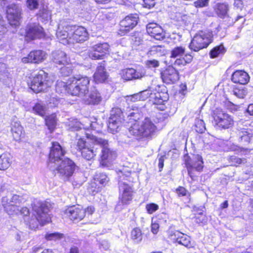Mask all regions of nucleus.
<instances>
[{"instance_id": "obj_58", "label": "nucleus", "mask_w": 253, "mask_h": 253, "mask_svg": "<svg viewBox=\"0 0 253 253\" xmlns=\"http://www.w3.org/2000/svg\"><path fill=\"white\" fill-rule=\"evenodd\" d=\"M185 64V60H184V59L181 58L176 59L174 62V65L180 66L181 65H184Z\"/></svg>"}, {"instance_id": "obj_20", "label": "nucleus", "mask_w": 253, "mask_h": 253, "mask_svg": "<svg viewBox=\"0 0 253 253\" xmlns=\"http://www.w3.org/2000/svg\"><path fill=\"white\" fill-rule=\"evenodd\" d=\"M147 33L157 40H162L165 38V34L162 27L156 23H150L146 26Z\"/></svg>"}, {"instance_id": "obj_19", "label": "nucleus", "mask_w": 253, "mask_h": 253, "mask_svg": "<svg viewBox=\"0 0 253 253\" xmlns=\"http://www.w3.org/2000/svg\"><path fill=\"white\" fill-rule=\"evenodd\" d=\"M120 75L122 79H140L145 77V71L144 69L138 71L132 68H128L122 70Z\"/></svg>"}, {"instance_id": "obj_32", "label": "nucleus", "mask_w": 253, "mask_h": 253, "mask_svg": "<svg viewBox=\"0 0 253 253\" xmlns=\"http://www.w3.org/2000/svg\"><path fill=\"white\" fill-rule=\"evenodd\" d=\"M28 84L30 88L36 93L40 92L43 90V84L42 80H30Z\"/></svg>"}, {"instance_id": "obj_35", "label": "nucleus", "mask_w": 253, "mask_h": 253, "mask_svg": "<svg viewBox=\"0 0 253 253\" xmlns=\"http://www.w3.org/2000/svg\"><path fill=\"white\" fill-rule=\"evenodd\" d=\"M185 51V49L184 47L176 46L171 50L170 57L173 58L180 57L184 55Z\"/></svg>"}, {"instance_id": "obj_17", "label": "nucleus", "mask_w": 253, "mask_h": 253, "mask_svg": "<svg viewBox=\"0 0 253 253\" xmlns=\"http://www.w3.org/2000/svg\"><path fill=\"white\" fill-rule=\"evenodd\" d=\"M109 45L106 42L98 43L91 47V50L88 52L89 57L92 59H102L109 51Z\"/></svg>"}, {"instance_id": "obj_22", "label": "nucleus", "mask_w": 253, "mask_h": 253, "mask_svg": "<svg viewBox=\"0 0 253 253\" xmlns=\"http://www.w3.org/2000/svg\"><path fill=\"white\" fill-rule=\"evenodd\" d=\"M96 141L98 143V145L102 148L100 154V163L102 165L106 166V161L111 154V151L107 147L108 145V141L106 139L99 138L98 139H96Z\"/></svg>"}, {"instance_id": "obj_26", "label": "nucleus", "mask_w": 253, "mask_h": 253, "mask_svg": "<svg viewBox=\"0 0 253 253\" xmlns=\"http://www.w3.org/2000/svg\"><path fill=\"white\" fill-rule=\"evenodd\" d=\"M101 101V97L97 90L92 91L88 97L85 100V102L87 105L98 104Z\"/></svg>"}, {"instance_id": "obj_5", "label": "nucleus", "mask_w": 253, "mask_h": 253, "mask_svg": "<svg viewBox=\"0 0 253 253\" xmlns=\"http://www.w3.org/2000/svg\"><path fill=\"white\" fill-rule=\"evenodd\" d=\"M95 211L93 206H88L85 208L76 205L69 206L64 211V216L65 218L74 223H78L83 220L86 216L92 215Z\"/></svg>"}, {"instance_id": "obj_30", "label": "nucleus", "mask_w": 253, "mask_h": 253, "mask_svg": "<svg viewBox=\"0 0 253 253\" xmlns=\"http://www.w3.org/2000/svg\"><path fill=\"white\" fill-rule=\"evenodd\" d=\"M177 243L182 245L187 248H191L193 247V245L191 241L190 237L181 232Z\"/></svg>"}, {"instance_id": "obj_39", "label": "nucleus", "mask_w": 253, "mask_h": 253, "mask_svg": "<svg viewBox=\"0 0 253 253\" xmlns=\"http://www.w3.org/2000/svg\"><path fill=\"white\" fill-rule=\"evenodd\" d=\"M64 237V234L59 232H54L52 233H46L45 235V239L47 241H56L62 239Z\"/></svg>"}, {"instance_id": "obj_24", "label": "nucleus", "mask_w": 253, "mask_h": 253, "mask_svg": "<svg viewBox=\"0 0 253 253\" xmlns=\"http://www.w3.org/2000/svg\"><path fill=\"white\" fill-rule=\"evenodd\" d=\"M229 6L228 3H218L214 7V11L217 15L220 18L228 17Z\"/></svg>"}, {"instance_id": "obj_3", "label": "nucleus", "mask_w": 253, "mask_h": 253, "mask_svg": "<svg viewBox=\"0 0 253 253\" xmlns=\"http://www.w3.org/2000/svg\"><path fill=\"white\" fill-rule=\"evenodd\" d=\"M89 80H57L55 91L58 93L67 92L72 96L84 97L88 92Z\"/></svg>"}, {"instance_id": "obj_42", "label": "nucleus", "mask_w": 253, "mask_h": 253, "mask_svg": "<svg viewBox=\"0 0 253 253\" xmlns=\"http://www.w3.org/2000/svg\"><path fill=\"white\" fill-rule=\"evenodd\" d=\"M248 74L243 70H237L232 75L231 79H249Z\"/></svg>"}, {"instance_id": "obj_45", "label": "nucleus", "mask_w": 253, "mask_h": 253, "mask_svg": "<svg viewBox=\"0 0 253 253\" xmlns=\"http://www.w3.org/2000/svg\"><path fill=\"white\" fill-rule=\"evenodd\" d=\"M195 131L198 133H203L204 132L206 127L204 121L202 120H197L195 124Z\"/></svg>"}, {"instance_id": "obj_37", "label": "nucleus", "mask_w": 253, "mask_h": 253, "mask_svg": "<svg viewBox=\"0 0 253 253\" xmlns=\"http://www.w3.org/2000/svg\"><path fill=\"white\" fill-rule=\"evenodd\" d=\"M228 161L233 167H237L246 162V159L239 158L235 155L231 156L228 158Z\"/></svg>"}, {"instance_id": "obj_61", "label": "nucleus", "mask_w": 253, "mask_h": 253, "mask_svg": "<svg viewBox=\"0 0 253 253\" xmlns=\"http://www.w3.org/2000/svg\"><path fill=\"white\" fill-rule=\"evenodd\" d=\"M183 59L185 60V63L186 64L190 63L192 60L193 57L190 54H186L185 55V57Z\"/></svg>"}, {"instance_id": "obj_46", "label": "nucleus", "mask_w": 253, "mask_h": 253, "mask_svg": "<svg viewBox=\"0 0 253 253\" xmlns=\"http://www.w3.org/2000/svg\"><path fill=\"white\" fill-rule=\"evenodd\" d=\"M162 217H159L156 221H152L151 224V230L153 234L156 235L159 231L160 220L163 219Z\"/></svg>"}, {"instance_id": "obj_27", "label": "nucleus", "mask_w": 253, "mask_h": 253, "mask_svg": "<svg viewBox=\"0 0 253 253\" xmlns=\"http://www.w3.org/2000/svg\"><path fill=\"white\" fill-rule=\"evenodd\" d=\"M45 125L47 126L50 132H52L56 127L57 120L54 114L49 115L44 117Z\"/></svg>"}, {"instance_id": "obj_62", "label": "nucleus", "mask_w": 253, "mask_h": 253, "mask_svg": "<svg viewBox=\"0 0 253 253\" xmlns=\"http://www.w3.org/2000/svg\"><path fill=\"white\" fill-rule=\"evenodd\" d=\"M228 202L227 200L224 201L222 203H221L220 205V208L221 210L226 209L228 207Z\"/></svg>"}, {"instance_id": "obj_44", "label": "nucleus", "mask_w": 253, "mask_h": 253, "mask_svg": "<svg viewBox=\"0 0 253 253\" xmlns=\"http://www.w3.org/2000/svg\"><path fill=\"white\" fill-rule=\"evenodd\" d=\"M225 52V49L222 45L217 46L213 48L210 52L211 57L212 58H215L220 54Z\"/></svg>"}, {"instance_id": "obj_33", "label": "nucleus", "mask_w": 253, "mask_h": 253, "mask_svg": "<svg viewBox=\"0 0 253 253\" xmlns=\"http://www.w3.org/2000/svg\"><path fill=\"white\" fill-rule=\"evenodd\" d=\"M174 192L176 194L178 198L187 197L189 201L191 199V193L183 186H179L174 190Z\"/></svg>"}, {"instance_id": "obj_50", "label": "nucleus", "mask_w": 253, "mask_h": 253, "mask_svg": "<svg viewBox=\"0 0 253 253\" xmlns=\"http://www.w3.org/2000/svg\"><path fill=\"white\" fill-rule=\"evenodd\" d=\"M210 0H197L194 2V5L196 8H202L209 5Z\"/></svg>"}, {"instance_id": "obj_55", "label": "nucleus", "mask_w": 253, "mask_h": 253, "mask_svg": "<svg viewBox=\"0 0 253 253\" xmlns=\"http://www.w3.org/2000/svg\"><path fill=\"white\" fill-rule=\"evenodd\" d=\"M47 73L43 70H40L38 73L35 74V79H43L47 78Z\"/></svg>"}, {"instance_id": "obj_12", "label": "nucleus", "mask_w": 253, "mask_h": 253, "mask_svg": "<svg viewBox=\"0 0 253 253\" xmlns=\"http://www.w3.org/2000/svg\"><path fill=\"white\" fill-rule=\"evenodd\" d=\"M150 97V101L156 105L158 109L161 111L166 110L169 99V95L167 92L156 91L151 93Z\"/></svg>"}, {"instance_id": "obj_49", "label": "nucleus", "mask_w": 253, "mask_h": 253, "mask_svg": "<svg viewBox=\"0 0 253 253\" xmlns=\"http://www.w3.org/2000/svg\"><path fill=\"white\" fill-rule=\"evenodd\" d=\"M67 66V65L63 66L60 68V73L63 77H68L72 73V69L70 67Z\"/></svg>"}, {"instance_id": "obj_29", "label": "nucleus", "mask_w": 253, "mask_h": 253, "mask_svg": "<svg viewBox=\"0 0 253 253\" xmlns=\"http://www.w3.org/2000/svg\"><path fill=\"white\" fill-rule=\"evenodd\" d=\"M102 187H103L98 183L94 180V179L93 178L89 183V185L87 187V190L90 195L94 196L100 192L101 191Z\"/></svg>"}, {"instance_id": "obj_8", "label": "nucleus", "mask_w": 253, "mask_h": 253, "mask_svg": "<svg viewBox=\"0 0 253 253\" xmlns=\"http://www.w3.org/2000/svg\"><path fill=\"white\" fill-rule=\"evenodd\" d=\"M184 163L188 174L192 180H195L198 177L195 172H201L203 170L204 161L202 157L200 155H195L193 158L188 155H185Z\"/></svg>"}, {"instance_id": "obj_56", "label": "nucleus", "mask_w": 253, "mask_h": 253, "mask_svg": "<svg viewBox=\"0 0 253 253\" xmlns=\"http://www.w3.org/2000/svg\"><path fill=\"white\" fill-rule=\"evenodd\" d=\"M144 2V7L150 8L154 6L155 4V2H154L155 0H143Z\"/></svg>"}, {"instance_id": "obj_23", "label": "nucleus", "mask_w": 253, "mask_h": 253, "mask_svg": "<svg viewBox=\"0 0 253 253\" xmlns=\"http://www.w3.org/2000/svg\"><path fill=\"white\" fill-rule=\"evenodd\" d=\"M52 55V60L55 64L63 66L70 65V60L64 52L58 50L53 52Z\"/></svg>"}, {"instance_id": "obj_52", "label": "nucleus", "mask_w": 253, "mask_h": 253, "mask_svg": "<svg viewBox=\"0 0 253 253\" xmlns=\"http://www.w3.org/2000/svg\"><path fill=\"white\" fill-rule=\"evenodd\" d=\"M27 7L31 10L37 9L39 5L38 0H27Z\"/></svg>"}, {"instance_id": "obj_60", "label": "nucleus", "mask_w": 253, "mask_h": 253, "mask_svg": "<svg viewBox=\"0 0 253 253\" xmlns=\"http://www.w3.org/2000/svg\"><path fill=\"white\" fill-rule=\"evenodd\" d=\"M234 6L238 7L241 8L243 4L244 0H234Z\"/></svg>"}, {"instance_id": "obj_15", "label": "nucleus", "mask_w": 253, "mask_h": 253, "mask_svg": "<svg viewBox=\"0 0 253 253\" xmlns=\"http://www.w3.org/2000/svg\"><path fill=\"white\" fill-rule=\"evenodd\" d=\"M122 191L120 192L118 203L122 205H128L133 199L134 191L132 187L126 183L123 182L121 185Z\"/></svg>"}, {"instance_id": "obj_64", "label": "nucleus", "mask_w": 253, "mask_h": 253, "mask_svg": "<svg viewBox=\"0 0 253 253\" xmlns=\"http://www.w3.org/2000/svg\"><path fill=\"white\" fill-rule=\"evenodd\" d=\"M247 112L250 115L253 116V104H251L248 106Z\"/></svg>"}, {"instance_id": "obj_38", "label": "nucleus", "mask_w": 253, "mask_h": 253, "mask_svg": "<svg viewBox=\"0 0 253 253\" xmlns=\"http://www.w3.org/2000/svg\"><path fill=\"white\" fill-rule=\"evenodd\" d=\"M238 136L240 142L249 143L250 141L251 134L245 128H242L239 131Z\"/></svg>"}, {"instance_id": "obj_36", "label": "nucleus", "mask_w": 253, "mask_h": 253, "mask_svg": "<svg viewBox=\"0 0 253 253\" xmlns=\"http://www.w3.org/2000/svg\"><path fill=\"white\" fill-rule=\"evenodd\" d=\"M194 218L195 222L197 224L201 225L206 224L208 220L206 214L203 212L195 213Z\"/></svg>"}, {"instance_id": "obj_2", "label": "nucleus", "mask_w": 253, "mask_h": 253, "mask_svg": "<svg viewBox=\"0 0 253 253\" xmlns=\"http://www.w3.org/2000/svg\"><path fill=\"white\" fill-rule=\"evenodd\" d=\"M56 36L63 44L82 42L88 38L87 31L83 27L76 28L69 25L63 26L61 24L58 26Z\"/></svg>"}, {"instance_id": "obj_63", "label": "nucleus", "mask_w": 253, "mask_h": 253, "mask_svg": "<svg viewBox=\"0 0 253 253\" xmlns=\"http://www.w3.org/2000/svg\"><path fill=\"white\" fill-rule=\"evenodd\" d=\"M69 253H79V250L78 247L73 246L70 249Z\"/></svg>"}, {"instance_id": "obj_57", "label": "nucleus", "mask_w": 253, "mask_h": 253, "mask_svg": "<svg viewBox=\"0 0 253 253\" xmlns=\"http://www.w3.org/2000/svg\"><path fill=\"white\" fill-rule=\"evenodd\" d=\"M187 88L185 84H181L179 85V93L185 96L187 93Z\"/></svg>"}, {"instance_id": "obj_41", "label": "nucleus", "mask_w": 253, "mask_h": 253, "mask_svg": "<svg viewBox=\"0 0 253 253\" xmlns=\"http://www.w3.org/2000/svg\"><path fill=\"white\" fill-rule=\"evenodd\" d=\"M34 113L42 117L45 115V109L44 107L40 103H37L33 107Z\"/></svg>"}, {"instance_id": "obj_13", "label": "nucleus", "mask_w": 253, "mask_h": 253, "mask_svg": "<svg viewBox=\"0 0 253 253\" xmlns=\"http://www.w3.org/2000/svg\"><path fill=\"white\" fill-rule=\"evenodd\" d=\"M66 154V151L61 145L56 141L51 143L49 151L48 154L49 163H55L61 161Z\"/></svg>"}, {"instance_id": "obj_25", "label": "nucleus", "mask_w": 253, "mask_h": 253, "mask_svg": "<svg viewBox=\"0 0 253 253\" xmlns=\"http://www.w3.org/2000/svg\"><path fill=\"white\" fill-rule=\"evenodd\" d=\"M12 157L8 153H3L0 155V170H5L12 164Z\"/></svg>"}, {"instance_id": "obj_11", "label": "nucleus", "mask_w": 253, "mask_h": 253, "mask_svg": "<svg viewBox=\"0 0 253 253\" xmlns=\"http://www.w3.org/2000/svg\"><path fill=\"white\" fill-rule=\"evenodd\" d=\"M6 12L9 24L15 27L19 26L22 14L20 6L15 3H11L7 6Z\"/></svg>"}, {"instance_id": "obj_10", "label": "nucleus", "mask_w": 253, "mask_h": 253, "mask_svg": "<svg viewBox=\"0 0 253 253\" xmlns=\"http://www.w3.org/2000/svg\"><path fill=\"white\" fill-rule=\"evenodd\" d=\"M76 167L75 163L70 159L67 158L62 161L56 170L65 180H68L73 175Z\"/></svg>"}, {"instance_id": "obj_48", "label": "nucleus", "mask_w": 253, "mask_h": 253, "mask_svg": "<svg viewBox=\"0 0 253 253\" xmlns=\"http://www.w3.org/2000/svg\"><path fill=\"white\" fill-rule=\"evenodd\" d=\"M145 65L148 68H155L159 66L160 63L156 59L147 60L145 61Z\"/></svg>"}, {"instance_id": "obj_31", "label": "nucleus", "mask_w": 253, "mask_h": 253, "mask_svg": "<svg viewBox=\"0 0 253 253\" xmlns=\"http://www.w3.org/2000/svg\"><path fill=\"white\" fill-rule=\"evenodd\" d=\"M93 178L102 187L105 186L109 181L107 174L103 172L96 173Z\"/></svg>"}, {"instance_id": "obj_28", "label": "nucleus", "mask_w": 253, "mask_h": 253, "mask_svg": "<svg viewBox=\"0 0 253 253\" xmlns=\"http://www.w3.org/2000/svg\"><path fill=\"white\" fill-rule=\"evenodd\" d=\"M130 239L135 243H138L142 240L143 233L139 227L133 228L130 232Z\"/></svg>"}, {"instance_id": "obj_54", "label": "nucleus", "mask_w": 253, "mask_h": 253, "mask_svg": "<svg viewBox=\"0 0 253 253\" xmlns=\"http://www.w3.org/2000/svg\"><path fill=\"white\" fill-rule=\"evenodd\" d=\"M167 159L166 155H161L158 158L159 171H162L164 166L165 160Z\"/></svg>"}, {"instance_id": "obj_4", "label": "nucleus", "mask_w": 253, "mask_h": 253, "mask_svg": "<svg viewBox=\"0 0 253 253\" xmlns=\"http://www.w3.org/2000/svg\"><path fill=\"white\" fill-rule=\"evenodd\" d=\"M157 129V127L150 118L146 117L139 125L136 121L129 128L130 134L137 140L151 137Z\"/></svg>"}, {"instance_id": "obj_16", "label": "nucleus", "mask_w": 253, "mask_h": 253, "mask_svg": "<svg viewBox=\"0 0 253 253\" xmlns=\"http://www.w3.org/2000/svg\"><path fill=\"white\" fill-rule=\"evenodd\" d=\"M44 37V33L42 27L38 23H29L26 29V37L31 40L40 39Z\"/></svg>"}, {"instance_id": "obj_40", "label": "nucleus", "mask_w": 253, "mask_h": 253, "mask_svg": "<svg viewBox=\"0 0 253 253\" xmlns=\"http://www.w3.org/2000/svg\"><path fill=\"white\" fill-rule=\"evenodd\" d=\"M37 15L42 22L48 21L51 17L50 11L45 8L41 9Z\"/></svg>"}, {"instance_id": "obj_7", "label": "nucleus", "mask_w": 253, "mask_h": 253, "mask_svg": "<svg viewBox=\"0 0 253 253\" xmlns=\"http://www.w3.org/2000/svg\"><path fill=\"white\" fill-rule=\"evenodd\" d=\"M214 126L220 130L231 128L234 125L233 117L222 109L217 108L212 113Z\"/></svg>"}, {"instance_id": "obj_21", "label": "nucleus", "mask_w": 253, "mask_h": 253, "mask_svg": "<svg viewBox=\"0 0 253 253\" xmlns=\"http://www.w3.org/2000/svg\"><path fill=\"white\" fill-rule=\"evenodd\" d=\"M10 131L11 136L15 141L20 142L25 137V131L20 122L12 121Z\"/></svg>"}, {"instance_id": "obj_9", "label": "nucleus", "mask_w": 253, "mask_h": 253, "mask_svg": "<svg viewBox=\"0 0 253 253\" xmlns=\"http://www.w3.org/2000/svg\"><path fill=\"white\" fill-rule=\"evenodd\" d=\"M212 41L211 34L204 31L197 33L191 41L189 47L194 51L207 47Z\"/></svg>"}, {"instance_id": "obj_18", "label": "nucleus", "mask_w": 253, "mask_h": 253, "mask_svg": "<svg viewBox=\"0 0 253 253\" xmlns=\"http://www.w3.org/2000/svg\"><path fill=\"white\" fill-rule=\"evenodd\" d=\"M46 56V53L42 50H34L31 51L27 57H23L22 61L24 63H39L44 61Z\"/></svg>"}, {"instance_id": "obj_14", "label": "nucleus", "mask_w": 253, "mask_h": 253, "mask_svg": "<svg viewBox=\"0 0 253 253\" xmlns=\"http://www.w3.org/2000/svg\"><path fill=\"white\" fill-rule=\"evenodd\" d=\"M138 19L136 15H130L126 16L120 22V29L118 34L123 36L133 29L137 24Z\"/></svg>"}, {"instance_id": "obj_47", "label": "nucleus", "mask_w": 253, "mask_h": 253, "mask_svg": "<svg viewBox=\"0 0 253 253\" xmlns=\"http://www.w3.org/2000/svg\"><path fill=\"white\" fill-rule=\"evenodd\" d=\"M147 212L151 214L159 210V206L155 203H151L146 204L145 207Z\"/></svg>"}, {"instance_id": "obj_43", "label": "nucleus", "mask_w": 253, "mask_h": 253, "mask_svg": "<svg viewBox=\"0 0 253 253\" xmlns=\"http://www.w3.org/2000/svg\"><path fill=\"white\" fill-rule=\"evenodd\" d=\"M181 232L178 230H169L168 232V238L173 243H177Z\"/></svg>"}, {"instance_id": "obj_1", "label": "nucleus", "mask_w": 253, "mask_h": 253, "mask_svg": "<svg viewBox=\"0 0 253 253\" xmlns=\"http://www.w3.org/2000/svg\"><path fill=\"white\" fill-rule=\"evenodd\" d=\"M22 204L21 197L14 195L10 199L7 196L1 199V204L4 211L10 215H22L24 218L26 224L31 229H36L39 225L43 226L51 222V217L48 213L50 211V204L46 201L35 200L31 204L32 215L26 207L19 209Z\"/></svg>"}, {"instance_id": "obj_6", "label": "nucleus", "mask_w": 253, "mask_h": 253, "mask_svg": "<svg viewBox=\"0 0 253 253\" xmlns=\"http://www.w3.org/2000/svg\"><path fill=\"white\" fill-rule=\"evenodd\" d=\"M98 139V137L93 136L90 140L86 141L83 138H79L75 144V148L81 153L84 159L87 161L93 160L98 152V149L95 146L98 145L96 139Z\"/></svg>"}, {"instance_id": "obj_34", "label": "nucleus", "mask_w": 253, "mask_h": 253, "mask_svg": "<svg viewBox=\"0 0 253 253\" xmlns=\"http://www.w3.org/2000/svg\"><path fill=\"white\" fill-rule=\"evenodd\" d=\"M108 75L104 66L100 65L97 68L94 74V79H107Z\"/></svg>"}, {"instance_id": "obj_59", "label": "nucleus", "mask_w": 253, "mask_h": 253, "mask_svg": "<svg viewBox=\"0 0 253 253\" xmlns=\"http://www.w3.org/2000/svg\"><path fill=\"white\" fill-rule=\"evenodd\" d=\"M6 31V28L3 26V21H0V36L3 35Z\"/></svg>"}, {"instance_id": "obj_51", "label": "nucleus", "mask_w": 253, "mask_h": 253, "mask_svg": "<svg viewBox=\"0 0 253 253\" xmlns=\"http://www.w3.org/2000/svg\"><path fill=\"white\" fill-rule=\"evenodd\" d=\"M161 48L162 47L161 46H155L151 47L147 52V56L149 57L154 55L158 52H161Z\"/></svg>"}, {"instance_id": "obj_53", "label": "nucleus", "mask_w": 253, "mask_h": 253, "mask_svg": "<svg viewBox=\"0 0 253 253\" xmlns=\"http://www.w3.org/2000/svg\"><path fill=\"white\" fill-rule=\"evenodd\" d=\"M234 83L236 84L234 87V91L235 93H237L236 90H240L239 85H245L248 83L250 80H242V82H240V80H232Z\"/></svg>"}]
</instances>
